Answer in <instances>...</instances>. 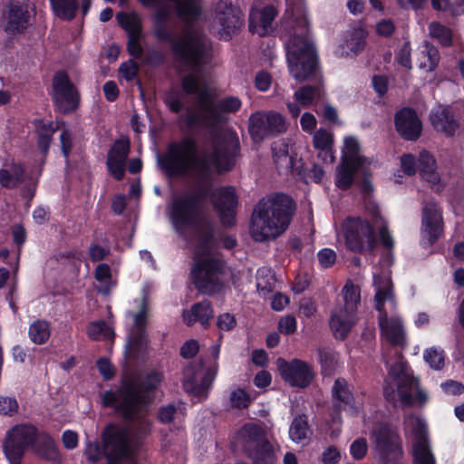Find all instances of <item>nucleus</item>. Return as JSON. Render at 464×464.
Returning <instances> with one entry per match:
<instances>
[{"mask_svg":"<svg viewBox=\"0 0 464 464\" xmlns=\"http://www.w3.org/2000/svg\"><path fill=\"white\" fill-rule=\"evenodd\" d=\"M200 372L201 365L189 363L184 368L182 372L184 389L196 396H202L207 393L214 379L210 369L206 371L203 375L199 377Z\"/></svg>","mask_w":464,"mask_h":464,"instance_id":"nucleus-20","label":"nucleus"},{"mask_svg":"<svg viewBox=\"0 0 464 464\" xmlns=\"http://www.w3.org/2000/svg\"><path fill=\"white\" fill-rule=\"evenodd\" d=\"M430 121L432 128L447 138L455 136L459 128V121L455 117L453 108L450 105H440L432 110L430 114Z\"/></svg>","mask_w":464,"mask_h":464,"instance_id":"nucleus-22","label":"nucleus"},{"mask_svg":"<svg viewBox=\"0 0 464 464\" xmlns=\"http://www.w3.org/2000/svg\"><path fill=\"white\" fill-rule=\"evenodd\" d=\"M212 203L222 226L225 227L235 226L238 198L234 187L225 186L218 188Z\"/></svg>","mask_w":464,"mask_h":464,"instance_id":"nucleus-17","label":"nucleus"},{"mask_svg":"<svg viewBox=\"0 0 464 464\" xmlns=\"http://www.w3.org/2000/svg\"><path fill=\"white\" fill-rule=\"evenodd\" d=\"M431 5L435 10H451L454 14L464 13V0H431Z\"/></svg>","mask_w":464,"mask_h":464,"instance_id":"nucleus-48","label":"nucleus"},{"mask_svg":"<svg viewBox=\"0 0 464 464\" xmlns=\"http://www.w3.org/2000/svg\"><path fill=\"white\" fill-rule=\"evenodd\" d=\"M119 25L126 32L127 36L141 35V22L135 14L120 12L116 15Z\"/></svg>","mask_w":464,"mask_h":464,"instance_id":"nucleus-39","label":"nucleus"},{"mask_svg":"<svg viewBox=\"0 0 464 464\" xmlns=\"http://www.w3.org/2000/svg\"><path fill=\"white\" fill-rule=\"evenodd\" d=\"M308 430L307 417L303 415L295 416L289 428V436L295 442H300L306 438Z\"/></svg>","mask_w":464,"mask_h":464,"instance_id":"nucleus-41","label":"nucleus"},{"mask_svg":"<svg viewBox=\"0 0 464 464\" xmlns=\"http://www.w3.org/2000/svg\"><path fill=\"white\" fill-rule=\"evenodd\" d=\"M139 64L132 59L120 65L119 72L127 82L133 81L139 73Z\"/></svg>","mask_w":464,"mask_h":464,"instance_id":"nucleus-55","label":"nucleus"},{"mask_svg":"<svg viewBox=\"0 0 464 464\" xmlns=\"http://www.w3.org/2000/svg\"><path fill=\"white\" fill-rule=\"evenodd\" d=\"M425 362L433 370H441L445 364V356L443 351H439L436 348H430L425 350L423 353Z\"/></svg>","mask_w":464,"mask_h":464,"instance_id":"nucleus-47","label":"nucleus"},{"mask_svg":"<svg viewBox=\"0 0 464 464\" xmlns=\"http://www.w3.org/2000/svg\"><path fill=\"white\" fill-rule=\"evenodd\" d=\"M430 33L433 38H436L444 47H450L453 44L452 33L447 26L434 22L430 25Z\"/></svg>","mask_w":464,"mask_h":464,"instance_id":"nucleus-42","label":"nucleus"},{"mask_svg":"<svg viewBox=\"0 0 464 464\" xmlns=\"http://www.w3.org/2000/svg\"><path fill=\"white\" fill-rule=\"evenodd\" d=\"M391 373L398 380L397 391L401 402L407 407L413 406L411 390L418 381L412 375L404 372L403 364L393 365L391 368Z\"/></svg>","mask_w":464,"mask_h":464,"instance_id":"nucleus-27","label":"nucleus"},{"mask_svg":"<svg viewBox=\"0 0 464 464\" xmlns=\"http://www.w3.org/2000/svg\"><path fill=\"white\" fill-rule=\"evenodd\" d=\"M216 172L214 165L210 167V172L207 176L201 175L198 171L195 172L198 177V182L192 193H188L189 197L194 198L195 202L203 208V204L209 197H215L212 192L211 179L213 173Z\"/></svg>","mask_w":464,"mask_h":464,"instance_id":"nucleus-31","label":"nucleus"},{"mask_svg":"<svg viewBox=\"0 0 464 464\" xmlns=\"http://www.w3.org/2000/svg\"><path fill=\"white\" fill-rule=\"evenodd\" d=\"M201 83L198 75L193 72L188 73L181 78L180 85L183 92L187 95H196L199 92Z\"/></svg>","mask_w":464,"mask_h":464,"instance_id":"nucleus-45","label":"nucleus"},{"mask_svg":"<svg viewBox=\"0 0 464 464\" xmlns=\"http://www.w3.org/2000/svg\"><path fill=\"white\" fill-rule=\"evenodd\" d=\"M213 314L211 302L203 300L195 303L189 311H183L182 318L188 326H192L196 322H199L207 329L209 326V320L213 317Z\"/></svg>","mask_w":464,"mask_h":464,"instance_id":"nucleus-28","label":"nucleus"},{"mask_svg":"<svg viewBox=\"0 0 464 464\" xmlns=\"http://www.w3.org/2000/svg\"><path fill=\"white\" fill-rule=\"evenodd\" d=\"M395 59L401 66L408 70H411L412 68L411 47V43L409 41H406L402 44L399 52L396 53Z\"/></svg>","mask_w":464,"mask_h":464,"instance_id":"nucleus-54","label":"nucleus"},{"mask_svg":"<svg viewBox=\"0 0 464 464\" xmlns=\"http://www.w3.org/2000/svg\"><path fill=\"white\" fill-rule=\"evenodd\" d=\"M401 165L403 172L409 177L415 175L418 170V161L411 153H406L401 157Z\"/></svg>","mask_w":464,"mask_h":464,"instance_id":"nucleus-61","label":"nucleus"},{"mask_svg":"<svg viewBox=\"0 0 464 464\" xmlns=\"http://www.w3.org/2000/svg\"><path fill=\"white\" fill-rule=\"evenodd\" d=\"M343 306L335 308L331 313L330 328L336 339L344 340L354 324L357 306L361 302L360 289L352 283H347L343 288Z\"/></svg>","mask_w":464,"mask_h":464,"instance_id":"nucleus-10","label":"nucleus"},{"mask_svg":"<svg viewBox=\"0 0 464 464\" xmlns=\"http://www.w3.org/2000/svg\"><path fill=\"white\" fill-rule=\"evenodd\" d=\"M248 133L255 144H261L265 139L276 137L287 130L285 117L275 111H257L248 118Z\"/></svg>","mask_w":464,"mask_h":464,"instance_id":"nucleus-11","label":"nucleus"},{"mask_svg":"<svg viewBox=\"0 0 464 464\" xmlns=\"http://www.w3.org/2000/svg\"><path fill=\"white\" fill-rule=\"evenodd\" d=\"M440 61V54L437 47L425 41L419 58V68L426 72H431L436 70Z\"/></svg>","mask_w":464,"mask_h":464,"instance_id":"nucleus-34","label":"nucleus"},{"mask_svg":"<svg viewBox=\"0 0 464 464\" xmlns=\"http://www.w3.org/2000/svg\"><path fill=\"white\" fill-rule=\"evenodd\" d=\"M96 366L104 381H110L114 377L115 369L108 358L100 357L96 361Z\"/></svg>","mask_w":464,"mask_h":464,"instance_id":"nucleus-57","label":"nucleus"},{"mask_svg":"<svg viewBox=\"0 0 464 464\" xmlns=\"http://www.w3.org/2000/svg\"><path fill=\"white\" fill-rule=\"evenodd\" d=\"M239 153L240 145L236 138L226 141L222 149L214 148L211 153L199 157L197 140L186 135L179 140L170 141L165 152L158 155L157 162L162 172L170 179L184 177L190 170L207 176L211 165H214L217 173L224 174L234 169Z\"/></svg>","mask_w":464,"mask_h":464,"instance_id":"nucleus-1","label":"nucleus"},{"mask_svg":"<svg viewBox=\"0 0 464 464\" xmlns=\"http://www.w3.org/2000/svg\"><path fill=\"white\" fill-rule=\"evenodd\" d=\"M195 228L198 241L193 251L191 282L200 294L214 295L223 289L220 276L224 272V262L210 256L215 247V225L206 219Z\"/></svg>","mask_w":464,"mask_h":464,"instance_id":"nucleus-4","label":"nucleus"},{"mask_svg":"<svg viewBox=\"0 0 464 464\" xmlns=\"http://www.w3.org/2000/svg\"><path fill=\"white\" fill-rule=\"evenodd\" d=\"M164 380L161 372L152 370L140 381L124 376L115 390L102 392L101 401L104 408H112L124 422L135 423L132 429L136 439H143L151 433V422L140 413L152 402L155 392Z\"/></svg>","mask_w":464,"mask_h":464,"instance_id":"nucleus-2","label":"nucleus"},{"mask_svg":"<svg viewBox=\"0 0 464 464\" xmlns=\"http://www.w3.org/2000/svg\"><path fill=\"white\" fill-rule=\"evenodd\" d=\"M126 162L127 161L116 160L111 156L107 157L106 166L108 171L117 181L122 180L125 177Z\"/></svg>","mask_w":464,"mask_h":464,"instance_id":"nucleus-49","label":"nucleus"},{"mask_svg":"<svg viewBox=\"0 0 464 464\" xmlns=\"http://www.w3.org/2000/svg\"><path fill=\"white\" fill-rule=\"evenodd\" d=\"M314 82V85L306 84L301 86L297 91L295 92L294 97L300 105L308 107L313 103L316 97L321 95V80Z\"/></svg>","mask_w":464,"mask_h":464,"instance_id":"nucleus-37","label":"nucleus"},{"mask_svg":"<svg viewBox=\"0 0 464 464\" xmlns=\"http://www.w3.org/2000/svg\"><path fill=\"white\" fill-rule=\"evenodd\" d=\"M130 151V141L128 138L118 139L111 147L108 156H111L116 160L127 161Z\"/></svg>","mask_w":464,"mask_h":464,"instance_id":"nucleus-44","label":"nucleus"},{"mask_svg":"<svg viewBox=\"0 0 464 464\" xmlns=\"http://www.w3.org/2000/svg\"><path fill=\"white\" fill-rule=\"evenodd\" d=\"M277 15L274 5H268L261 10H251L248 18V29L252 34L266 36L271 30L272 23Z\"/></svg>","mask_w":464,"mask_h":464,"instance_id":"nucleus-24","label":"nucleus"},{"mask_svg":"<svg viewBox=\"0 0 464 464\" xmlns=\"http://www.w3.org/2000/svg\"><path fill=\"white\" fill-rule=\"evenodd\" d=\"M313 145L316 150H325L334 145V137L327 130L320 128L313 136Z\"/></svg>","mask_w":464,"mask_h":464,"instance_id":"nucleus-46","label":"nucleus"},{"mask_svg":"<svg viewBox=\"0 0 464 464\" xmlns=\"http://www.w3.org/2000/svg\"><path fill=\"white\" fill-rule=\"evenodd\" d=\"M5 18L4 30L6 34L12 35L23 34L30 24L28 5L19 1H10Z\"/></svg>","mask_w":464,"mask_h":464,"instance_id":"nucleus-19","label":"nucleus"},{"mask_svg":"<svg viewBox=\"0 0 464 464\" xmlns=\"http://www.w3.org/2000/svg\"><path fill=\"white\" fill-rule=\"evenodd\" d=\"M273 160L276 168L280 171L286 166H291L294 156L289 154V146L285 140H277L271 145Z\"/></svg>","mask_w":464,"mask_h":464,"instance_id":"nucleus-36","label":"nucleus"},{"mask_svg":"<svg viewBox=\"0 0 464 464\" xmlns=\"http://www.w3.org/2000/svg\"><path fill=\"white\" fill-rule=\"evenodd\" d=\"M413 436L415 441L412 445V463L436 464L435 457L430 447L426 424L418 420L413 429Z\"/></svg>","mask_w":464,"mask_h":464,"instance_id":"nucleus-21","label":"nucleus"},{"mask_svg":"<svg viewBox=\"0 0 464 464\" xmlns=\"http://www.w3.org/2000/svg\"><path fill=\"white\" fill-rule=\"evenodd\" d=\"M33 123L37 135V149L45 158L49 153L53 137L58 130V126H54L52 121H46L41 118L34 119Z\"/></svg>","mask_w":464,"mask_h":464,"instance_id":"nucleus-30","label":"nucleus"},{"mask_svg":"<svg viewBox=\"0 0 464 464\" xmlns=\"http://www.w3.org/2000/svg\"><path fill=\"white\" fill-rule=\"evenodd\" d=\"M219 22L227 33H235L240 26L239 17L230 13H223L219 17Z\"/></svg>","mask_w":464,"mask_h":464,"instance_id":"nucleus-60","label":"nucleus"},{"mask_svg":"<svg viewBox=\"0 0 464 464\" xmlns=\"http://www.w3.org/2000/svg\"><path fill=\"white\" fill-rule=\"evenodd\" d=\"M362 164V157H344L337 169L336 187L343 191L348 190L352 187L354 176Z\"/></svg>","mask_w":464,"mask_h":464,"instance_id":"nucleus-26","label":"nucleus"},{"mask_svg":"<svg viewBox=\"0 0 464 464\" xmlns=\"http://www.w3.org/2000/svg\"><path fill=\"white\" fill-rule=\"evenodd\" d=\"M346 248L354 254L372 252L377 241L373 226L361 217H347L342 223Z\"/></svg>","mask_w":464,"mask_h":464,"instance_id":"nucleus-9","label":"nucleus"},{"mask_svg":"<svg viewBox=\"0 0 464 464\" xmlns=\"http://www.w3.org/2000/svg\"><path fill=\"white\" fill-rule=\"evenodd\" d=\"M318 362L321 366L322 372L328 374L334 371L336 363V355L333 349L320 347L317 349Z\"/></svg>","mask_w":464,"mask_h":464,"instance_id":"nucleus-43","label":"nucleus"},{"mask_svg":"<svg viewBox=\"0 0 464 464\" xmlns=\"http://www.w3.org/2000/svg\"><path fill=\"white\" fill-rule=\"evenodd\" d=\"M28 450L47 460H54L58 457L57 446L49 433L39 431L32 423L15 424L5 434L4 454L10 464H21Z\"/></svg>","mask_w":464,"mask_h":464,"instance_id":"nucleus-6","label":"nucleus"},{"mask_svg":"<svg viewBox=\"0 0 464 464\" xmlns=\"http://www.w3.org/2000/svg\"><path fill=\"white\" fill-rule=\"evenodd\" d=\"M317 258L323 268H329L335 264L336 253L333 249L325 247L317 253Z\"/></svg>","mask_w":464,"mask_h":464,"instance_id":"nucleus-63","label":"nucleus"},{"mask_svg":"<svg viewBox=\"0 0 464 464\" xmlns=\"http://www.w3.org/2000/svg\"><path fill=\"white\" fill-rule=\"evenodd\" d=\"M110 254L111 247L109 245L102 246L96 242H92L88 249V256L92 263L106 259Z\"/></svg>","mask_w":464,"mask_h":464,"instance_id":"nucleus-51","label":"nucleus"},{"mask_svg":"<svg viewBox=\"0 0 464 464\" xmlns=\"http://www.w3.org/2000/svg\"><path fill=\"white\" fill-rule=\"evenodd\" d=\"M436 169L437 162L433 155L425 150L420 151L417 171L421 179L430 183L431 188L439 194L444 189L445 185L440 183V177L436 172Z\"/></svg>","mask_w":464,"mask_h":464,"instance_id":"nucleus-25","label":"nucleus"},{"mask_svg":"<svg viewBox=\"0 0 464 464\" xmlns=\"http://www.w3.org/2000/svg\"><path fill=\"white\" fill-rule=\"evenodd\" d=\"M53 14L63 21H72L79 9L78 0H49Z\"/></svg>","mask_w":464,"mask_h":464,"instance_id":"nucleus-33","label":"nucleus"},{"mask_svg":"<svg viewBox=\"0 0 464 464\" xmlns=\"http://www.w3.org/2000/svg\"><path fill=\"white\" fill-rule=\"evenodd\" d=\"M297 322L294 315H286L280 318L278 331L285 335H291L296 332Z\"/></svg>","mask_w":464,"mask_h":464,"instance_id":"nucleus-62","label":"nucleus"},{"mask_svg":"<svg viewBox=\"0 0 464 464\" xmlns=\"http://www.w3.org/2000/svg\"><path fill=\"white\" fill-rule=\"evenodd\" d=\"M394 127L400 137L407 141H416L422 132V122L411 107H403L395 112Z\"/></svg>","mask_w":464,"mask_h":464,"instance_id":"nucleus-18","label":"nucleus"},{"mask_svg":"<svg viewBox=\"0 0 464 464\" xmlns=\"http://www.w3.org/2000/svg\"><path fill=\"white\" fill-rule=\"evenodd\" d=\"M201 208L188 194L173 198L170 205V220L176 231L181 234L188 227L202 225L206 218L202 216Z\"/></svg>","mask_w":464,"mask_h":464,"instance_id":"nucleus-13","label":"nucleus"},{"mask_svg":"<svg viewBox=\"0 0 464 464\" xmlns=\"http://www.w3.org/2000/svg\"><path fill=\"white\" fill-rule=\"evenodd\" d=\"M199 351L198 342L195 339L187 340L180 347L179 354L184 359L194 358Z\"/></svg>","mask_w":464,"mask_h":464,"instance_id":"nucleus-64","label":"nucleus"},{"mask_svg":"<svg viewBox=\"0 0 464 464\" xmlns=\"http://www.w3.org/2000/svg\"><path fill=\"white\" fill-rule=\"evenodd\" d=\"M381 334L393 347H402L406 343L405 332L401 322L393 317H383L378 324Z\"/></svg>","mask_w":464,"mask_h":464,"instance_id":"nucleus-29","label":"nucleus"},{"mask_svg":"<svg viewBox=\"0 0 464 464\" xmlns=\"http://www.w3.org/2000/svg\"><path fill=\"white\" fill-rule=\"evenodd\" d=\"M229 400L231 406L238 410L246 409L251 403L250 395L241 388L233 391L230 393Z\"/></svg>","mask_w":464,"mask_h":464,"instance_id":"nucleus-50","label":"nucleus"},{"mask_svg":"<svg viewBox=\"0 0 464 464\" xmlns=\"http://www.w3.org/2000/svg\"><path fill=\"white\" fill-rule=\"evenodd\" d=\"M164 103L173 113H179L184 109V103L173 90L169 91L164 98Z\"/></svg>","mask_w":464,"mask_h":464,"instance_id":"nucleus-56","label":"nucleus"},{"mask_svg":"<svg viewBox=\"0 0 464 464\" xmlns=\"http://www.w3.org/2000/svg\"><path fill=\"white\" fill-rule=\"evenodd\" d=\"M285 169L290 170L293 174L296 175L298 179L305 184H308L307 168L302 159L296 160L295 157L292 160L291 166H286Z\"/></svg>","mask_w":464,"mask_h":464,"instance_id":"nucleus-58","label":"nucleus"},{"mask_svg":"<svg viewBox=\"0 0 464 464\" xmlns=\"http://www.w3.org/2000/svg\"><path fill=\"white\" fill-rule=\"evenodd\" d=\"M295 209V201L283 192L261 198L251 215L249 229L253 239L265 242L281 236L288 228Z\"/></svg>","mask_w":464,"mask_h":464,"instance_id":"nucleus-5","label":"nucleus"},{"mask_svg":"<svg viewBox=\"0 0 464 464\" xmlns=\"http://www.w3.org/2000/svg\"><path fill=\"white\" fill-rule=\"evenodd\" d=\"M19 404L14 397L0 396V414L13 417L18 413Z\"/></svg>","mask_w":464,"mask_h":464,"instance_id":"nucleus-53","label":"nucleus"},{"mask_svg":"<svg viewBox=\"0 0 464 464\" xmlns=\"http://www.w3.org/2000/svg\"><path fill=\"white\" fill-rule=\"evenodd\" d=\"M28 335L35 344L45 343L51 335L50 324L46 320L38 319L29 325Z\"/></svg>","mask_w":464,"mask_h":464,"instance_id":"nucleus-38","label":"nucleus"},{"mask_svg":"<svg viewBox=\"0 0 464 464\" xmlns=\"http://www.w3.org/2000/svg\"><path fill=\"white\" fill-rule=\"evenodd\" d=\"M444 233L441 208L434 201L427 202L422 208L420 244L423 247L432 246Z\"/></svg>","mask_w":464,"mask_h":464,"instance_id":"nucleus-15","label":"nucleus"},{"mask_svg":"<svg viewBox=\"0 0 464 464\" xmlns=\"http://www.w3.org/2000/svg\"><path fill=\"white\" fill-rule=\"evenodd\" d=\"M372 438L380 464H402L403 441L396 426L385 421L380 422L373 428Z\"/></svg>","mask_w":464,"mask_h":464,"instance_id":"nucleus-7","label":"nucleus"},{"mask_svg":"<svg viewBox=\"0 0 464 464\" xmlns=\"http://www.w3.org/2000/svg\"><path fill=\"white\" fill-rule=\"evenodd\" d=\"M368 450V445L366 439L364 438H359L353 441V443L350 446V453L352 457L356 460L362 459Z\"/></svg>","mask_w":464,"mask_h":464,"instance_id":"nucleus-59","label":"nucleus"},{"mask_svg":"<svg viewBox=\"0 0 464 464\" xmlns=\"http://www.w3.org/2000/svg\"><path fill=\"white\" fill-rule=\"evenodd\" d=\"M367 31L362 26L353 28L345 33V46L353 54L361 53L366 45Z\"/></svg>","mask_w":464,"mask_h":464,"instance_id":"nucleus-35","label":"nucleus"},{"mask_svg":"<svg viewBox=\"0 0 464 464\" xmlns=\"http://www.w3.org/2000/svg\"><path fill=\"white\" fill-rule=\"evenodd\" d=\"M52 91L53 103L60 113L71 114L80 107V93L65 71L60 70L54 73Z\"/></svg>","mask_w":464,"mask_h":464,"instance_id":"nucleus-12","label":"nucleus"},{"mask_svg":"<svg viewBox=\"0 0 464 464\" xmlns=\"http://www.w3.org/2000/svg\"><path fill=\"white\" fill-rule=\"evenodd\" d=\"M247 437L243 452L252 460V464H274V449L264 430L257 425H252L247 430Z\"/></svg>","mask_w":464,"mask_h":464,"instance_id":"nucleus-14","label":"nucleus"},{"mask_svg":"<svg viewBox=\"0 0 464 464\" xmlns=\"http://www.w3.org/2000/svg\"><path fill=\"white\" fill-rule=\"evenodd\" d=\"M331 394L333 399V411L334 413L340 414L343 410H356L353 386L349 385L346 379L343 377L335 379Z\"/></svg>","mask_w":464,"mask_h":464,"instance_id":"nucleus-23","label":"nucleus"},{"mask_svg":"<svg viewBox=\"0 0 464 464\" xmlns=\"http://www.w3.org/2000/svg\"><path fill=\"white\" fill-rule=\"evenodd\" d=\"M87 334L88 337L93 341H98L101 339L110 340L113 338L114 332L110 326L107 325L105 321L100 320L93 321L89 324L87 327Z\"/></svg>","mask_w":464,"mask_h":464,"instance_id":"nucleus-40","label":"nucleus"},{"mask_svg":"<svg viewBox=\"0 0 464 464\" xmlns=\"http://www.w3.org/2000/svg\"><path fill=\"white\" fill-rule=\"evenodd\" d=\"M292 27L286 43V59L291 76L299 82L322 80L319 58L314 44L309 40V22L302 9L291 11Z\"/></svg>","mask_w":464,"mask_h":464,"instance_id":"nucleus-3","label":"nucleus"},{"mask_svg":"<svg viewBox=\"0 0 464 464\" xmlns=\"http://www.w3.org/2000/svg\"><path fill=\"white\" fill-rule=\"evenodd\" d=\"M147 313H148V305L147 300L144 297L141 300L140 310L133 315L134 319V327L131 331L147 333L146 324H147Z\"/></svg>","mask_w":464,"mask_h":464,"instance_id":"nucleus-52","label":"nucleus"},{"mask_svg":"<svg viewBox=\"0 0 464 464\" xmlns=\"http://www.w3.org/2000/svg\"><path fill=\"white\" fill-rule=\"evenodd\" d=\"M208 107L209 115L190 113L186 117L185 122L189 128L199 126L208 128L210 136L215 138L221 127L227 121L226 114H234L239 111L242 102L237 96H226L218 100L217 102H212Z\"/></svg>","mask_w":464,"mask_h":464,"instance_id":"nucleus-8","label":"nucleus"},{"mask_svg":"<svg viewBox=\"0 0 464 464\" xmlns=\"http://www.w3.org/2000/svg\"><path fill=\"white\" fill-rule=\"evenodd\" d=\"M148 343L147 333L131 331L126 345V354L134 360L142 358L147 353Z\"/></svg>","mask_w":464,"mask_h":464,"instance_id":"nucleus-32","label":"nucleus"},{"mask_svg":"<svg viewBox=\"0 0 464 464\" xmlns=\"http://www.w3.org/2000/svg\"><path fill=\"white\" fill-rule=\"evenodd\" d=\"M277 366L281 378L291 387L307 388L315 376L312 366L301 359H278Z\"/></svg>","mask_w":464,"mask_h":464,"instance_id":"nucleus-16","label":"nucleus"}]
</instances>
